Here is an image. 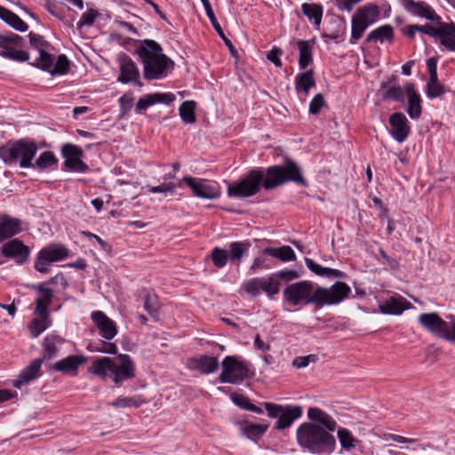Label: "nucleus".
<instances>
[{
	"label": "nucleus",
	"instance_id": "obj_1",
	"mask_svg": "<svg viewBox=\"0 0 455 455\" xmlns=\"http://www.w3.org/2000/svg\"><path fill=\"white\" fill-rule=\"evenodd\" d=\"M286 181L306 185L299 168L290 159H286L283 166L268 167L265 180L260 170H251L245 178L228 187V195L234 197H249L259 190L261 184L265 189H272Z\"/></svg>",
	"mask_w": 455,
	"mask_h": 455
},
{
	"label": "nucleus",
	"instance_id": "obj_2",
	"mask_svg": "<svg viewBox=\"0 0 455 455\" xmlns=\"http://www.w3.org/2000/svg\"><path fill=\"white\" fill-rule=\"evenodd\" d=\"M350 293L351 288L344 282L338 281L330 287H323L304 280L287 285L283 296V300L291 306L313 304L316 307H323L339 304Z\"/></svg>",
	"mask_w": 455,
	"mask_h": 455
},
{
	"label": "nucleus",
	"instance_id": "obj_3",
	"mask_svg": "<svg viewBox=\"0 0 455 455\" xmlns=\"http://www.w3.org/2000/svg\"><path fill=\"white\" fill-rule=\"evenodd\" d=\"M161 45L151 39L140 41L136 52L143 64V76L146 80H159L167 76L173 69L174 62L162 53Z\"/></svg>",
	"mask_w": 455,
	"mask_h": 455
},
{
	"label": "nucleus",
	"instance_id": "obj_4",
	"mask_svg": "<svg viewBox=\"0 0 455 455\" xmlns=\"http://www.w3.org/2000/svg\"><path fill=\"white\" fill-rule=\"evenodd\" d=\"M88 372L121 385L135 377V365L129 355L120 354L115 358L104 356L92 361Z\"/></svg>",
	"mask_w": 455,
	"mask_h": 455
},
{
	"label": "nucleus",
	"instance_id": "obj_5",
	"mask_svg": "<svg viewBox=\"0 0 455 455\" xmlns=\"http://www.w3.org/2000/svg\"><path fill=\"white\" fill-rule=\"evenodd\" d=\"M299 444L312 453H331L334 450L336 441L333 435L318 425L303 423L297 429Z\"/></svg>",
	"mask_w": 455,
	"mask_h": 455
},
{
	"label": "nucleus",
	"instance_id": "obj_6",
	"mask_svg": "<svg viewBox=\"0 0 455 455\" xmlns=\"http://www.w3.org/2000/svg\"><path fill=\"white\" fill-rule=\"evenodd\" d=\"M37 149V145L34 141L20 140L1 147L0 158L6 164L19 161L21 168H28L32 166V160Z\"/></svg>",
	"mask_w": 455,
	"mask_h": 455
},
{
	"label": "nucleus",
	"instance_id": "obj_7",
	"mask_svg": "<svg viewBox=\"0 0 455 455\" xmlns=\"http://www.w3.org/2000/svg\"><path fill=\"white\" fill-rule=\"evenodd\" d=\"M380 16V10L374 4L359 7L351 19V36L349 43L355 44L361 39L368 27L374 24Z\"/></svg>",
	"mask_w": 455,
	"mask_h": 455
},
{
	"label": "nucleus",
	"instance_id": "obj_8",
	"mask_svg": "<svg viewBox=\"0 0 455 455\" xmlns=\"http://www.w3.org/2000/svg\"><path fill=\"white\" fill-rule=\"evenodd\" d=\"M248 376V367L235 356H226L222 361L221 383L239 384Z\"/></svg>",
	"mask_w": 455,
	"mask_h": 455
},
{
	"label": "nucleus",
	"instance_id": "obj_9",
	"mask_svg": "<svg viewBox=\"0 0 455 455\" xmlns=\"http://www.w3.org/2000/svg\"><path fill=\"white\" fill-rule=\"evenodd\" d=\"M22 37L17 34L2 35L0 34V55L6 59L16 61H27L29 59V54L22 50H18L15 47L20 45Z\"/></svg>",
	"mask_w": 455,
	"mask_h": 455
},
{
	"label": "nucleus",
	"instance_id": "obj_10",
	"mask_svg": "<svg viewBox=\"0 0 455 455\" xmlns=\"http://www.w3.org/2000/svg\"><path fill=\"white\" fill-rule=\"evenodd\" d=\"M62 156L65 158V166L73 172H84L88 170V166L81 158L84 151L76 145L64 144L61 149Z\"/></svg>",
	"mask_w": 455,
	"mask_h": 455
},
{
	"label": "nucleus",
	"instance_id": "obj_11",
	"mask_svg": "<svg viewBox=\"0 0 455 455\" xmlns=\"http://www.w3.org/2000/svg\"><path fill=\"white\" fill-rule=\"evenodd\" d=\"M91 319L100 335L106 340H112L117 334L116 323L102 311H93Z\"/></svg>",
	"mask_w": 455,
	"mask_h": 455
},
{
	"label": "nucleus",
	"instance_id": "obj_12",
	"mask_svg": "<svg viewBox=\"0 0 455 455\" xmlns=\"http://www.w3.org/2000/svg\"><path fill=\"white\" fill-rule=\"evenodd\" d=\"M118 63L120 66V76L117 81L122 84L134 83L140 86L142 84L139 81L140 71L134 61L126 54L123 53L118 56Z\"/></svg>",
	"mask_w": 455,
	"mask_h": 455
},
{
	"label": "nucleus",
	"instance_id": "obj_13",
	"mask_svg": "<svg viewBox=\"0 0 455 455\" xmlns=\"http://www.w3.org/2000/svg\"><path fill=\"white\" fill-rule=\"evenodd\" d=\"M183 181L190 187L195 196L198 197L215 199L220 196V190L217 184H210L205 180H196L191 177H185Z\"/></svg>",
	"mask_w": 455,
	"mask_h": 455
},
{
	"label": "nucleus",
	"instance_id": "obj_14",
	"mask_svg": "<svg viewBox=\"0 0 455 455\" xmlns=\"http://www.w3.org/2000/svg\"><path fill=\"white\" fill-rule=\"evenodd\" d=\"M418 321L425 330L438 338H443L444 328H446V321L437 313H422L419 315Z\"/></svg>",
	"mask_w": 455,
	"mask_h": 455
},
{
	"label": "nucleus",
	"instance_id": "obj_15",
	"mask_svg": "<svg viewBox=\"0 0 455 455\" xmlns=\"http://www.w3.org/2000/svg\"><path fill=\"white\" fill-rule=\"evenodd\" d=\"M2 253L7 258L14 259L18 264H23L28 259L29 249L20 240L13 239L3 245Z\"/></svg>",
	"mask_w": 455,
	"mask_h": 455
},
{
	"label": "nucleus",
	"instance_id": "obj_16",
	"mask_svg": "<svg viewBox=\"0 0 455 455\" xmlns=\"http://www.w3.org/2000/svg\"><path fill=\"white\" fill-rule=\"evenodd\" d=\"M389 124L391 126L390 133L393 138L398 142L404 141L410 132L406 116L400 112L394 113L390 116Z\"/></svg>",
	"mask_w": 455,
	"mask_h": 455
},
{
	"label": "nucleus",
	"instance_id": "obj_17",
	"mask_svg": "<svg viewBox=\"0 0 455 455\" xmlns=\"http://www.w3.org/2000/svg\"><path fill=\"white\" fill-rule=\"evenodd\" d=\"M175 99V95L172 92H154L147 94L138 100L136 104V111L140 112L141 110H145L156 103L169 105L174 101Z\"/></svg>",
	"mask_w": 455,
	"mask_h": 455
},
{
	"label": "nucleus",
	"instance_id": "obj_18",
	"mask_svg": "<svg viewBox=\"0 0 455 455\" xmlns=\"http://www.w3.org/2000/svg\"><path fill=\"white\" fill-rule=\"evenodd\" d=\"M402 4L403 8L412 15L425 18L432 21L435 20L436 18L435 11L425 2L403 0Z\"/></svg>",
	"mask_w": 455,
	"mask_h": 455
},
{
	"label": "nucleus",
	"instance_id": "obj_19",
	"mask_svg": "<svg viewBox=\"0 0 455 455\" xmlns=\"http://www.w3.org/2000/svg\"><path fill=\"white\" fill-rule=\"evenodd\" d=\"M188 366L189 369L198 371L202 374H210L217 371L219 363L217 357L200 355L199 357L189 359Z\"/></svg>",
	"mask_w": 455,
	"mask_h": 455
},
{
	"label": "nucleus",
	"instance_id": "obj_20",
	"mask_svg": "<svg viewBox=\"0 0 455 455\" xmlns=\"http://www.w3.org/2000/svg\"><path fill=\"white\" fill-rule=\"evenodd\" d=\"M21 220L10 215L0 217V243L20 233Z\"/></svg>",
	"mask_w": 455,
	"mask_h": 455
},
{
	"label": "nucleus",
	"instance_id": "obj_21",
	"mask_svg": "<svg viewBox=\"0 0 455 455\" xmlns=\"http://www.w3.org/2000/svg\"><path fill=\"white\" fill-rule=\"evenodd\" d=\"M411 305L404 298L391 296L379 305V311L384 315H401Z\"/></svg>",
	"mask_w": 455,
	"mask_h": 455
},
{
	"label": "nucleus",
	"instance_id": "obj_22",
	"mask_svg": "<svg viewBox=\"0 0 455 455\" xmlns=\"http://www.w3.org/2000/svg\"><path fill=\"white\" fill-rule=\"evenodd\" d=\"M405 92L408 98L406 112L411 119H417L421 115L420 96L416 92L412 84H406Z\"/></svg>",
	"mask_w": 455,
	"mask_h": 455
},
{
	"label": "nucleus",
	"instance_id": "obj_23",
	"mask_svg": "<svg viewBox=\"0 0 455 455\" xmlns=\"http://www.w3.org/2000/svg\"><path fill=\"white\" fill-rule=\"evenodd\" d=\"M84 355H73L54 363V369L64 373H76L79 365L85 363Z\"/></svg>",
	"mask_w": 455,
	"mask_h": 455
},
{
	"label": "nucleus",
	"instance_id": "obj_24",
	"mask_svg": "<svg viewBox=\"0 0 455 455\" xmlns=\"http://www.w3.org/2000/svg\"><path fill=\"white\" fill-rule=\"evenodd\" d=\"M44 362V358H37L34 360L28 367H26L20 375V379H16L13 386L20 388L24 383L35 379L40 372L41 365Z\"/></svg>",
	"mask_w": 455,
	"mask_h": 455
},
{
	"label": "nucleus",
	"instance_id": "obj_25",
	"mask_svg": "<svg viewBox=\"0 0 455 455\" xmlns=\"http://www.w3.org/2000/svg\"><path fill=\"white\" fill-rule=\"evenodd\" d=\"M302 414L300 406H285L281 412L277 420V428L284 429L291 425V423L299 419Z\"/></svg>",
	"mask_w": 455,
	"mask_h": 455
},
{
	"label": "nucleus",
	"instance_id": "obj_26",
	"mask_svg": "<svg viewBox=\"0 0 455 455\" xmlns=\"http://www.w3.org/2000/svg\"><path fill=\"white\" fill-rule=\"evenodd\" d=\"M307 417L311 420L322 424L328 431H334L336 429L337 422L333 418L318 408H309L307 411Z\"/></svg>",
	"mask_w": 455,
	"mask_h": 455
},
{
	"label": "nucleus",
	"instance_id": "obj_27",
	"mask_svg": "<svg viewBox=\"0 0 455 455\" xmlns=\"http://www.w3.org/2000/svg\"><path fill=\"white\" fill-rule=\"evenodd\" d=\"M0 19L18 31L25 32L28 28V26L17 14L1 5Z\"/></svg>",
	"mask_w": 455,
	"mask_h": 455
},
{
	"label": "nucleus",
	"instance_id": "obj_28",
	"mask_svg": "<svg viewBox=\"0 0 455 455\" xmlns=\"http://www.w3.org/2000/svg\"><path fill=\"white\" fill-rule=\"evenodd\" d=\"M63 342V339L53 334L47 335L44 339L43 342V356L41 358H44V360H50L56 356L58 353V346Z\"/></svg>",
	"mask_w": 455,
	"mask_h": 455
},
{
	"label": "nucleus",
	"instance_id": "obj_29",
	"mask_svg": "<svg viewBox=\"0 0 455 455\" xmlns=\"http://www.w3.org/2000/svg\"><path fill=\"white\" fill-rule=\"evenodd\" d=\"M39 253L44 255L51 263L60 261L68 257L67 248L58 244H50L43 248Z\"/></svg>",
	"mask_w": 455,
	"mask_h": 455
},
{
	"label": "nucleus",
	"instance_id": "obj_30",
	"mask_svg": "<svg viewBox=\"0 0 455 455\" xmlns=\"http://www.w3.org/2000/svg\"><path fill=\"white\" fill-rule=\"evenodd\" d=\"M268 427V424H254L246 421L241 424V430L247 438L257 441L266 433Z\"/></svg>",
	"mask_w": 455,
	"mask_h": 455
},
{
	"label": "nucleus",
	"instance_id": "obj_31",
	"mask_svg": "<svg viewBox=\"0 0 455 455\" xmlns=\"http://www.w3.org/2000/svg\"><path fill=\"white\" fill-rule=\"evenodd\" d=\"M263 251L265 254L276 258L283 262L296 259V254L289 245H283L278 248L267 247L265 248Z\"/></svg>",
	"mask_w": 455,
	"mask_h": 455
},
{
	"label": "nucleus",
	"instance_id": "obj_32",
	"mask_svg": "<svg viewBox=\"0 0 455 455\" xmlns=\"http://www.w3.org/2000/svg\"><path fill=\"white\" fill-rule=\"evenodd\" d=\"M204 7V10H205V12H206V15L207 17L209 18L212 25L213 26L214 29L217 31V33L219 34V36L224 40L226 45L229 48V50L231 52H233L234 50V45L232 44L231 41L229 39H228L220 25V23L218 22L217 20V18L214 14V12L212 8V5L209 2V0H201Z\"/></svg>",
	"mask_w": 455,
	"mask_h": 455
},
{
	"label": "nucleus",
	"instance_id": "obj_33",
	"mask_svg": "<svg viewBox=\"0 0 455 455\" xmlns=\"http://www.w3.org/2000/svg\"><path fill=\"white\" fill-rule=\"evenodd\" d=\"M315 86L314 78V71L309 69L306 72L299 73L295 77V88L298 92L302 91L306 94L308 93L310 88Z\"/></svg>",
	"mask_w": 455,
	"mask_h": 455
},
{
	"label": "nucleus",
	"instance_id": "obj_34",
	"mask_svg": "<svg viewBox=\"0 0 455 455\" xmlns=\"http://www.w3.org/2000/svg\"><path fill=\"white\" fill-rule=\"evenodd\" d=\"M394 37V29L391 25L386 24L377 28L370 32L366 37V42H383L384 40H392Z\"/></svg>",
	"mask_w": 455,
	"mask_h": 455
},
{
	"label": "nucleus",
	"instance_id": "obj_35",
	"mask_svg": "<svg viewBox=\"0 0 455 455\" xmlns=\"http://www.w3.org/2000/svg\"><path fill=\"white\" fill-rule=\"evenodd\" d=\"M303 14L315 25L319 26L322 22L323 9L318 4H303L301 5Z\"/></svg>",
	"mask_w": 455,
	"mask_h": 455
},
{
	"label": "nucleus",
	"instance_id": "obj_36",
	"mask_svg": "<svg viewBox=\"0 0 455 455\" xmlns=\"http://www.w3.org/2000/svg\"><path fill=\"white\" fill-rule=\"evenodd\" d=\"M299 52V65L301 69L306 68L313 60L312 45L309 41L300 40L297 43Z\"/></svg>",
	"mask_w": 455,
	"mask_h": 455
},
{
	"label": "nucleus",
	"instance_id": "obj_37",
	"mask_svg": "<svg viewBox=\"0 0 455 455\" xmlns=\"http://www.w3.org/2000/svg\"><path fill=\"white\" fill-rule=\"evenodd\" d=\"M440 44L447 50L455 52V24L444 23Z\"/></svg>",
	"mask_w": 455,
	"mask_h": 455
},
{
	"label": "nucleus",
	"instance_id": "obj_38",
	"mask_svg": "<svg viewBox=\"0 0 455 455\" xmlns=\"http://www.w3.org/2000/svg\"><path fill=\"white\" fill-rule=\"evenodd\" d=\"M249 248V242H232L229 244V251H228L230 260L238 264Z\"/></svg>",
	"mask_w": 455,
	"mask_h": 455
},
{
	"label": "nucleus",
	"instance_id": "obj_39",
	"mask_svg": "<svg viewBox=\"0 0 455 455\" xmlns=\"http://www.w3.org/2000/svg\"><path fill=\"white\" fill-rule=\"evenodd\" d=\"M145 403L146 400L141 395H134L132 397L118 396L115 401L111 402L109 404L116 408H139Z\"/></svg>",
	"mask_w": 455,
	"mask_h": 455
},
{
	"label": "nucleus",
	"instance_id": "obj_40",
	"mask_svg": "<svg viewBox=\"0 0 455 455\" xmlns=\"http://www.w3.org/2000/svg\"><path fill=\"white\" fill-rule=\"evenodd\" d=\"M382 99L385 100H393L399 102H403L404 100V91L401 86H387V84L383 83L381 84Z\"/></svg>",
	"mask_w": 455,
	"mask_h": 455
},
{
	"label": "nucleus",
	"instance_id": "obj_41",
	"mask_svg": "<svg viewBox=\"0 0 455 455\" xmlns=\"http://www.w3.org/2000/svg\"><path fill=\"white\" fill-rule=\"evenodd\" d=\"M51 325L50 316L37 315L29 325L31 334L34 338L38 337Z\"/></svg>",
	"mask_w": 455,
	"mask_h": 455
},
{
	"label": "nucleus",
	"instance_id": "obj_42",
	"mask_svg": "<svg viewBox=\"0 0 455 455\" xmlns=\"http://www.w3.org/2000/svg\"><path fill=\"white\" fill-rule=\"evenodd\" d=\"M196 102L193 100L184 101L180 107V118L186 124H194L196 122Z\"/></svg>",
	"mask_w": 455,
	"mask_h": 455
},
{
	"label": "nucleus",
	"instance_id": "obj_43",
	"mask_svg": "<svg viewBox=\"0 0 455 455\" xmlns=\"http://www.w3.org/2000/svg\"><path fill=\"white\" fill-rule=\"evenodd\" d=\"M261 291L266 292L268 297H273L280 291V283L275 279V276L260 278Z\"/></svg>",
	"mask_w": 455,
	"mask_h": 455
},
{
	"label": "nucleus",
	"instance_id": "obj_44",
	"mask_svg": "<svg viewBox=\"0 0 455 455\" xmlns=\"http://www.w3.org/2000/svg\"><path fill=\"white\" fill-rule=\"evenodd\" d=\"M57 163V159L54 154L51 151H45L40 155L36 160L35 164H32V168H37L39 170L46 169Z\"/></svg>",
	"mask_w": 455,
	"mask_h": 455
},
{
	"label": "nucleus",
	"instance_id": "obj_45",
	"mask_svg": "<svg viewBox=\"0 0 455 455\" xmlns=\"http://www.w3.org/2000/svg\"><path fill=\"white\" fill-rule=\"evenodd\" d=\"M338 438L343 449L349 451L355 447L357 440L354 438L351 432L346 428H339Z\"/></svg>",
	"mask_w": 455,
	"mask_h": 455
},
{
	"label": "nucleus",
	"instance_id": "obj_46",
	"mask_svg": "<svg viewBox=\"0 0 455 455\" xmlns=\"http://www.w3.org/2000/svg\"><path fill=\"white\" fill-rule=\"evenodd\" d=\"M33 65L52 74L53 56L48 53L45 50L41 51L39 52V57L36 60V62Z\"/></svg>",
	"mask_w": 455,
	"mask_h": 455
},
{
	"label": "nucleus",
	"instance_id": "obj_47",
	"mask_svg": "<svg viewBox=\"0 0 455 455\" xmlns=\"http://www.w3.org/2000/svg\"><path fill=\"white\" fill-rule=\"evenodd\" d=\"M144 309L151 315L156 316L159 309V303L154 292H148L143 299Z\"/></svg>",
	"mask_w": 455,
	"mask_h": 455
},
{
	"label": "nucleus",
	"instance_id": "obj_48",
	"mask_svg": "<svg viewBox=\"0 0 455 455\" xmlns=\"http://www.w3.org/2000/svg\"><path fill=\"white\" fill-rule=\"evenodd\" d=\"M212 260L215 267L222 268L227 265L228 259V251L227 250L215 247L212 251Z\"/></svg>",
	"mask_w": 455,
	"mask_h": 455
},
{
	"label": "nucleus",
	"instance_id": "obj_49",
	"mask_svg": "<svg viewBox=\"0 0 455 455\" xmlns=\"http://www.w3.org/2000/svg\"><path fill=\"white\" fill-rule=\"evenodd\" d=\"M444 87L438 82V77L429 78L427 84V94L429 98H435L444 93Z\"/></svg>",
	"mask_w": 455,
	"mask_h": 455
},
{
	"label": "nucleus",
	"instance_id": "obj_50",
	"mask_svg": "<svg viewBox=\"0 0 455 455\" xmlns=\"http://www.w3.org/2000/svg\"><path fill=\"white\" fill-rule=\"evenodd\" d=\"M69 69V60L67 56L60 54L58 56L56 63L52 65L51 75H64Z\"/></svg>",
	"mask_w": 455,
	"mask_h": 455
},
{
	"label": "nucleus",
	"instance_id": "obj_51",
	"mask_svg": "<svg viewBox=\"0 0 455 455\" xmlns=\"http://www.w3.org/2000/svg\"><path fill=\"white\" fill-rule=\"evenodd\" d=\"M52 299L37 298L36 299V308L34 314L36 315L50 316L49 307Z\"/></svg>",
	"mask_w": 455,
	"mask_h": 455
},
{
	"label": "nucleus",
	"instance_id": "obj_52",
	"mask_svg": "<svg viewBox=\"0 0 455 455\" xmlns=\"http://www.w3.org/2000/svg\"><path fill=\"white\" fill-rule=\"evenodd\" d=\"M99 16L100 13L98 11L90 9L82 14L81 19L77 23V28H81L84 26H92Z\"/></svg>",
	"mask_w": 455,
	"mask_h": 455
},
{
	"label": "nucleus",
	"instance_id": "obj_53",
	"mask_svg": "<svg viewBox=\"0 0 455 455\" xmlns=\"http://www.w3.org/2000/svg\"><path fill=\"white\" fill-rule=\"evenodd\" d=\"M260 278L258 277L251 278L243 283L244 291L253 297H256L260 293Z\"/></svg>",
	"mask_w": 455,
	"mask_h": 455
},
{
	"label": "nucleus",
	"instance_id": "obj_54",
	"mask_svg": "<svg viewBox=\"0 0 455 455\" xmlns=\"http://www.w3.org/2000/svg\"><path fill=\"white\" fill-rule=\"evenodd\" d=\"M28 37L31 46L38 50V52L44 51L45 47L48 45V43L41 35L30 32Z\"/></svg>",
	"mask_w": 455,
	"mask_h": 455
},
{
	"label": "nucleus",
	"instance_id": "obj_55",
	"mask_svg": "<svg viewBox=\"0 0 455 455\" xmlns=\"http://www.w3.org/2000/svg\"><path fill=\"white\" fill-rule=\"evenodd\" d=\"M443 28H444V23H441V25L438 28H435L431 25L427 24L424 26H419V31H420L424 34H427L430 36L437 37L440 40Z\"/></svg>",
	"mask_w": 455,
	"mask_h": 455
},
{
	"label": "nucleus",
	"instance_id": "obj_56",
	"mask_svg": "<svg viewBox=\"0 0 455 455\" xmlns=\"http://www.w3.org/2000/svg\"><path fill=\"white\" fill-rule=\"evenodd\" d=\"M325 105V100L321 93L316 94L309 103V113L317 115L321 108Z\"/></svg>",
	"mask_w": 455,
	"mask_h": 455
},
{
	"label": "nucleus",
	"instance_id": "obj_57",
	"mask_svg": "<svg viewBox=\"0 0 455 455\" xmlns=\"http://www.w3.org/2000/svg\"><path fill=\"white\" fill-rule=\"evenodd\" d=\"M91 351L116 355L117 353V347L115 343L102 341L99 346L91 349Z\"/></svg>",
	"mask_w": 455,
	"mask_h": 455
},
{
	"label": "nucleus",
	"instance_id": "obj_58",
	"mask_svg": "<svg viewBox=\"0 0 455 455\" xmlns=\"http://www.w3.org/2000/svg\"><path fill=\"white\" fill-rule=\"evenodd\" d=\"M274 276L285 282H291L292 280L298 279L299 277V275L298 271L294 269H284L277 271L276 273L274 274Z\"/></svg>",
	"mask_w": 455,
	"mask_h": 455
},
{
	"label": "nucleus",
	"instance_id": "obj_59",
	"mask_svg": "<svg viewBox=\"0 0 455 455\" xmlns=\"http://www.w3.org/2000/svg\"><path fill=\"white\" fill-rule=\"evenodd\" d=\"M305 262L307 267L315 275L320 276H327L328 267H322L308 258H305Z\"/></svg>",
	"mask_w": 455,
	"mask_h": 455
},
{
	"label": "nucleus",
	"instance_id": "obj_60",
	"mask_svg": "<svg viewBox=\"0 0 455 455\" xmlns=\"http://www.w3.org/2000/svg\"><path fill=\"white\" fill-rule=\"evenodd\" d=\"M316 361L315 355H309L306 356H298L292 361V365L298 369L307 367L310 363Z\"/></svg>",
	"mask_w": 455,
	"mask_h": 455
},
{
	"label": "nucleus",
	"instance_id": "obj_61",
	"mask_svg": "<svg viewBox=\"0 0 455 455\" xmlns=\"http://www.w3.org/2000/svg\"><path fill=\"white\" fill-rule=\"evenodd\" d=\"M50 264H51V262L46 258H44V255H41L38 252L37 258L35 261L36 270L40 273H43V274L48 273L50 270V268H49Z\"/></svg>",
	"mask_w": 455,
	"mask_h": 455
},
{
	"label": "nucleus",
	"instance_id": "obj_62",
	"mask_svg": "<svg viewBox=\"0 0 455 455\" xmlns=\"http://www.w3.org/2000/svg\"><path fill=\"white\" fill-rule=\"evenodd\" d=\"M443 339L455 343V319L451 318V322H446V328L443 335Z\"/></svg>",
	"mask_w": 455,
	"mask_h": 455
},
{
	"label": "nucleus",
	"instance_id": "obj_63",
	"mask_svg": "<svg viewBox=\"0 0 455 455\" xmlns=\"http://www.w3.org/2000/svg\"><path fill=\"white\" fill-rule=\"evenodd\" d=\"M31 288L40 293L38 298L52 299L54 296L53 291L51 288L45 287L44 283L33 284Z\"/></svg>",
	"mask_w": 455,
	"mask_h": 455
},
{
	"label": "nucleus",
	"instance_id": "obj_64",
	"mask_svg": "<svg viewBox=\"0 0 455 455\" xmlns=\"http://www.w3.org/2000/svg\"><path fill=\"white\" fill-rule=\"evenodd\" d=\"M264 406L266 408V411H267V414L271 418H278L280 417L281 412L283 411V406L274 404L270 403H265Z\"/></svg>",
	"mask_w": 455,
	"mask_h": 455
}]
</instances>
